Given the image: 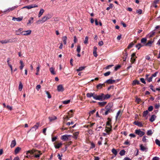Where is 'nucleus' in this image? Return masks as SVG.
<instances>
[{"label": "nucleus", "mask_w": 160, "mask_h": 160, "mask_svg": "<svg viewBox=\"0 0 160 160\" xmlns=\"http://www.w3.org/2000/svg\"><path fill=\"white\" fill-rule=\"evenodd\" d=\"M18 7L17 6H14V7H13L11 8H9L8 10H7L6 11H4V12L5 13H6V12H9L10 11H12L14 9H15L16 8H17Z\"/></svg>", "instance_id": "f8f14e48"}, {"label": "nucleus", "mask_w": 160, "mask_h": 160, "mask_svg": "<svg viewBox=\"0 0 160 160\" xmlns=\"http://www.w3.org/2000/svg\"><path fill=\"white\" fill-rule=\"evenodd\" d=\"M153 109V107L152 106H150L148 108V111L150 112L152 111Z\"/></svg>", "instance_id": "6e6d98bb"}, {"label": "nucleus", "mask_w": 160, "mask_h": 160, "mask_svg": "<svg viewBox=\"0 0 160 160\" xmlns=\"http://www.w3.org/2000/svg\"><path fill=\"white\" fill-rule=\"evenodd\" d=\"M133 45H134V43L132 42H131L128 45V49H129L130 48H131L133 46Z\"/></svg>", "instance_id": "09e8293b"}, {"label": "nucleus", "mask_w": 160, "mask_h": 160, "mask_svg": "<svg viewBox=\"0 0 160 160\" xmlns=\"http://www.w3.org/2000/svg\"><path fill=\"white\" fill-rule=\"evenodd\" d=\"M115 82V81L114 80H113L112 79H109L107 80L105 82L107 83L108 84H112L114 83Z\"/></svg>", "instance_id": "2eb2a0df"}, {"label": "nucleus", "mask_w": 160, "mask_h": 160, "mask_svg": "<svg viewBox=\"0 0 160 160\" xmlns=\"http://www.w3.org/2000/svg\"><path fill=\"white\" fill-rule=\"evenodd\" d=\"M111 73L110 72L108 71V72L104 74V75L105 76H109Z\"/></svg>", "instance_id": "864d4df0"}, {"label": "nucleus", "mask_w": 160, "mask_h": 160, "mask_svg": "<svg viewBox=\"0 0 160 160\" xmlns=\"http://www.w3.org/2000/svg\"><path fill=\"white\" fill-rule=\"evenodd\" d=\"M52 17V14H48L42 18L41 20V22L42 23L44 22L47 20L50 19Z\"/></svg>", "instance_id": "f257e3e1"}, {"label": "nucleus", "mask_w": 160, "mask_h": 160, "mask_svg": "<svg viewBox=\"0 0 160 160\" xmlns=\"http://www.w3.org/2000/svg\"><path fill=\"white\" fill-rule=\"evenodd\" d=\"M112 153L115 155V156L117 154V152L116 150L114 148H113L112 150Z\"/></svg>", "instance_id": "4c0bfd02"}, {"label": "nucleus", "mask_w": 160, "mask_h": 160, "mask_svg": "<svg viewBox=\"0 0 160 160\" xmlns=\"http://www.w3.org/2000/svg\"><path fill=\"white\" fill-rule=\"evenodd\" d=\"M38 7L37 5H36L35 4H31L27 6L24 7L23 8H27L28 9H30L32 8L37 7Z\"/></svg>", "instance_id": "0eeeda50"}, {"label": "nucleus", "mask_w": 160, "mask_h": 160, "mask_svg": "<svg viewBox=\"0 0 160 160\" xmlns=\"http://www.w3.org/2000/svg\"><path fill=\"white\" fill-rule=\"evenodd\" d=\"M136 58L137 57L131 58V61L132 62V63H133L135 62L136 60Z\"/></svg>", "instance_id": "4d7b16f0"}, {"label": "nucleus", "mask_w": 160, "mask_h": 160, "mask_svg": "<svg viewBox=\"0 0 160 160\" xmlns=\"http://www.w3.org/2000/svg\"><path fill=\"white\" fill-rule=\"evenodd\" d=\"M70 102V100H67L64 101L62 102V103L63 104H66L69 103Z\"/></svg>", "instance_id": "8fccbe9b"}, {"label": "nucleus", "mask_w": 160, "mask_h": 160, "mask_svg": "<svg viewBox=\"0 0 160 160\" xmlns=\"http://www.w3.org/2000/svg\"><path fill=\"white\" fill-rule=\"evenodd\" d=\"M49 119L50 121H52L57 119V117L55 116H51L49 118Z\"/></svg>", "instance_id": "393cba45"}, {"label": "nucleus", "mask_w": 160, "mask_h": 160, "mask_svg": "<svg viewBox=\"0 0 160 160\" xmlns=\"http://www.w3.org/2000/svg\"><path fill=\"white\" fill-rule=\"evenodd\" d=\"M39 126V123L38 122L35 125L33 126V127L32 128H35V130L36 129L38 128Z\"/></svg>", "instance_id": "473e14b6"}, {"label": "nucleus", "mask_w": 160, "mask_h": 160, "mask_svg": "<svg viewBox=\"0 0 160 160\" xmlns=\"http://www.w3.org/2000/svg\"><path fill=\"white\" fill-rule=\"evenodd\" d=\"M147 137L145 136H144L142 138V141L143 142H146L147 140L146 138Z\"/></svg>", "instance_id": "13d9d810"}, {"label": "nucleus", "mask_w": 160, "mask_h": 160, "mask_svg": "<svg viewBox=\"0 0 160 160\" xmlns=\"http://www.w3.org/2000/svg\"><path fill=\"white\" fill-rule=\"evenodd\" d=\"M70 118H69V117L68 116V115H67V116H64L63 118V119L65 120H68Z\"/></svg>", "instance_id": "603ef678"}, {"label": "nucleus", "mask_w": 160, "mask_h": 160, "mask_svg": "<svg viewBox=\"0 0 160 160\" xmlns=\"http://www.w3.org/2000/svg\"><path fill=\"white\" fill-rule=\"evenodd\" d=\"M38 151L37 150H29L27 152V154L28 155V156L31 158L32 157L34 154V153H36V152ZM39 153H40V151H38Z\"/></svg>", "instance_id": "7ed1b4c3"}, {"label": "nucleus", "mask_w": 160, "mask_h": 160, "mask_svg": "<svg viewBox=\"0 0 160 160\" xmlns=\"http://www.w3.org/2000/svg\"><path fill=\"white\" fill-rule=\"evenodd\" d=\"M85 68V67H81L79 68L77 70V71L78 72L82 71Z\"/></svg>", "instance_id": "c9c22d12"}, {"label": "nucleus", "mask_w": 160, "mask_h": 160, "mask_svg": "<svg viewBox=\"0 0 160 160\" xmlns=\"http://www.w3.org/2000/svg\"><path fill=\"white\" fill-rule=\"evenodd\" d=\"M106 103L107 102H98V104L101 106H103L106 104Z\"/></svg>", "instance_id": "c85d7f7f"}, {"label": "nucleus", "mask_w": 160, "mask_h": 160, "mask_svg": "<svg viewBox=\"0 0 160 160\" xmlns=\"http://www.w3.org/2000/svg\"><path fill=\"white\" fill-rule=\"evenodd\" d=\"M79 134L78 132H76L73 134V138L75 139H77L78 138V136Z\"/></svg>", "instance_id": "cd10ccee"}, {"label": "nucleus", "mask_w": 160, "mask_h": 160, "mask_svg": "<svg viewBox=\"0 0 160 160\" xmlns=\"http://www.w3.org/2000/svg\"><path fill=\"white\" fill-rule=\"evenodd\" d=\"M20 68L21 70H22L23 69V67H24V64L23 63L22 61L21 60L20 61Z\"/></svg>", "instance_id": "5701e85b"}, {"label": "nucleus", "mask_w": 160, "mask_h": 160, "mask_svg": "<svg viewBox=\"0 0 160 160\" xmlns=\"http://www.w3.org/2000/svg\"><path fill=\"white\" fill-rule=\"evenodd\" d=\"M106 128H107L105 130V131L107 133H108L110 131H111V129L110 128L106 127Z\"/></svg>", "instance_id": "a19ab883"}, {"label": "nucleus", "mask_w": 160, "mask_h": 160, "mask_svg": "<svg viewBox=\"0 0 160 160\" xmlns=\"http://www.w3.org/2000/svg\"><path fill=\"white\" fill-rule=\"evenodd\" d=\"M88 36L86 37L85 40L84 41V43L85 44H87L88 43Z\"/></svg>", "instance_id": "37998d69"}, {"label": "nucleus", "mask_w": 160, "mask_h": 160, "mask_svg": "<svg viewBox=\"0 0 160 160\" xmlns=\"http://www.w3.org/2000/svg\"><path fill=\"white\" fill-rule=\"evenodd\" d=\"M120 65H118L115 67V70L117 71L118 69L120 67Z\"/></svg>", "instance_id": "338daca9"}, {"label": "nucleus", "mask_w": 160, "mask_h": 160, "mask_svg": "<svg viewBox=\"0 0 160 160\" xmlns=\"http://www.w3.org/2000/svg\"><path fill=\"white\" fill-rule=\"evenodd\" d=\"M62 144L61 143H58L56 145H55V147L56 148L58 149L62 145Z\"/></svg>", "instance_id": "bb28decb"}, {"label": "nucleus", "mask_w": 160, "mask_h": 160, "mask_svg": "<svg viewBox=\"0 0 160 160\" xmlns=\"http://www.w3.org/2000/svg\"><path fill=\"white\" fill-rule=\"evenodd\" d=\"M97 48L96 46L93 47V54L94 56L95 57H97L98 55L97 54Z\"/></svg>", "instance_id": "dca6fc26"}, {"label": "nucleus", "mask_w": 160, "mask_h": 160, "mask_svg": "<svg viewBox=\"0 0 160 160\" xmlns=\"http://www.w3.org/2000/svg\"><path fill=\"white\" fill-rule=\"evenodd\" d=\"M31 32V31L29 30L26 31H22V34L23 35H28L30 34Z\"/></svg>", "instance_id": "423d86ee"}, {"label": "nucleus", "mask_w": 160, "mask_h": 160, "mask_svg": "<svg viewBox=\"0 0 160 160\" xmlns=\"http://www.w3.org/2000/svg\"><path fill=\"white\" fill-rule=\"evenodd\" d=\"M72 110H71L68 113V116L69 117V118H71L73 116L72 114Z\"/></svg>", "instance_id": "e433bc0d"}, {"label": "nucleus", "mask_w": 160, "mask_h": 160, "mask_svg": "<svg viewBox=\"0 0 160 160\" xmlns=\"http://www.w3.org/2000/svg\"><path fill=\"white\" fill-rule=\"evenodd\" d=\"M155 143L157 145L160 147V141L159 140L156 139L155 140Z\"/></svg>", "instance_id": "a18cd8bd"}, {"label": "nucleus", "mask_w": 160, "mask_h": 160, "mask_svg": "<svg viewBox=\"0 0 160 160\" xmlns=\"http://www.w3.org/2000/svg\"><path fill=\"white\" fill-rule=\"evenodd\" d=\"M46 94L47 95V97L48 98H51V96L50 94L48 92H46Z\"/></svg>", "instance_id": "052dcab7"}, {"label": "nucleus", "mask_w": 160, "mask_h": 160, "mask_svg": "<svg viewBox=\"0 0 160 160\" xmlns=\"http://www.w3.org/2000/svg\"><path fill=\"white\" fill-rule=\"evenodd\" d=\"M23 85L22 83L20 82L19 83L18 89L20 91H21Z\"/></svg>", "instance_id": "72a5a7b5"}, {"label": "nucleus", "mask_w": 160, "mask_h": 160, "mask_svg": "<svg viewBox=\"0 0 160 160\" xmlns=\"http://www.w3.org/2000/svg\"><path fill=\"white\" fill-rule=\"evenodd\" d=\"M67 37L66 36H64L62 37V40L64 44H67Z\"/></svg>", "instance_id": "7c9ffc66"}, {"label": "nucleus", "mask_w": 160, "mask_h": 160, "mask_svg": "<svg viewBox=\"0 0 160 160\" xmlns=\"http://www.w3.org/2000/svg\"><path fill=\"white\" fill-rule=\"evenodd\" d=\"M155 32L152 31L151 33L149 35V37H152L155 34Z\"/></svg>", "instance_id": "0e129e2a"}, {"label": "nucleus", "mask_w": 160, "mask_h": 160, "mask_svg": "<svg viewBox=\"0 0 160 160\" xmlns=\"http://www.w3.org/2000/svg\"><path fill=\"white\" fill-rule=\"evenodd\" d=\"M160 104L159 103L156 104L155 105V107L156 109L160 107Z\"/></svg>", "instance_id": "680f3d73"}, {"label": "nucleus", "mask_w": 160, "mask_h": 160, "mask_svg": "<svg viewBox=\"0 0 160 160\" xmlns=\"http://www.w3.org/2000/svg\"><path fill=\"white\" fill-rule=\"evenodd\" d=\"M95 93H88L86 94V96L88 98H91L93 97L94 98V96L95 95Z\"/></svg>", "instance_id": "ddd939ff"}, {"label": "nucleus", "mask_w": 160, "mask_h": 160, "mask_svg": "<svg viewBox=\"0 0 160 160\" xmlns=\"http://www.w3.org/2000/svg\"><path fill=\"white\" fill-rule=\"evenodd\" d=\"M140 149L141 150L143 151H145L147 149L146 148L143 146L142 144L140 146Z\"/></svg>", "instance_id": "b1692460"}, {"label": "nucleus", "mask_w": 160, "mask_h": 160, "mask_svg": "<svg viewBox=\"0 0 160 160\" xmlns=\"http://www.w3.org/2000/svg\"><path fill=\"white\" fill-rule=\"evenodd\" d=\"M110 97V95L108 94H107L106 95H105L104 94V96H103V100L109 98Z\"/></svg>", "instance_id": "a878e982"}, {"label": "nucleus", "mask_w": 160, "mask_h": 160, "mask_svg": "<svg viewBox=\"0 0 160 160\" xmlns=\"http://www.w3.org/2000/svg\"><path fill=\"white\" fill-rule=\"evenodd\" d=\"M50 71L51 73L53 75H54L55 74V72H54V69L52 68H50Z\"/></svg>", "instance_id": "2f4dec72"}, {"label": "nucleus", "mask_w": 160, "mask_h": 160, "mask_svg": "<svg viewBox=\"0 0 160 160\" xmlns=\"http://www.w3.org/2000/svg\"><path fill=\"white\" fill-rule=\"evenodd\" d=\"M135 133L140 137H142L145 134V132L141 131L140 129L136 130Z\"/></svg>", "instance_id": "20e7f679"}, {"label": "nucleus", "mask_w": 160, "mask_h": 160, "mask_svg": "<svg viewBox=\"0 0 160 160\" xmlns=\"http://www.w3.org/2000/svg\"><path fill=\"white\" fill-rule=\"evenodd\" d=\"M140 83L139 81L138 80H134L133 81L132 85H135L136 84H139Z\"/></svg>", "instance_id": "f704fd0d"}, {"label": "nucleus", "mask_w": 160, "mask_h": 160, "mask_svg": "<svg viewBox=\"0 0 160 160\" xmlns=\"http://www.w3.org/2000/svg\"><path fill=\"white\" fill-rule=\"evenodd\" d=\"M140 79L142 83H144V84L146 83L145 81V80L143 78H140Z\"/></svg>", "instance_id": "69168bd1"}, {"label": "nucleus", "mask_w": 160, "mask_h": 160, "mask_svg": "<svg viewBox=\"0 0 160 160\" xmlns=\"http://www.w3.org/2000/svg\"><path fill=\"white\" fill-rule=\"evenodd\" d=\"M104 94L101 93L99 95H97L95 94L94 96V99L96 100H99L101 101L103 100Z\"/></svg>", "instance_id": "f03ea898"}, {"label": "nucleus", "mask_w": 160, "mask_h": 160, "mask_svg": "<svg viewBox=\"0 0 160 160\" xmlns=\"http://www.w3.org/2000/svg\"><path fill=\"white\" fill-rule=\"evenodd\" d=\"M152 78L151 76L150 77L147 78L146 80H147L149 82H150L152 81Z\"/></svg>", "instance_id": "e2e57ef3"}, {"label": "nucleus", "mask_w": 160, "mask_h": 160, "mask_svg": "<svg viewBox=\"0 0 160 160\" xmlns=\"http://www.w3.org/2000/svg\"><path fill=\"white\" fill-rule=\"evenodd\" d=\"M153 133V132L152 130H149L147 131V134L148 136H151Z\"/></svg>", "instance_id": "58836bf2"}, {"label": "nucleus", "mask_w": 160, "mask_h": 160, "mask_svg": "<svg viewBox=\"0 0 160 160\" xmlns=\"http://www.w3.org/2000/svg\"><path fill=\"white\" fill-rule=\"evenodd\" d=\"M112 106L113 104L112 103H109L106 106L105 108L106 109H112Z\"/></svg>", "instance_id": "6e6552de"}, {"label": "nucleus", "mask_w": 160, "mask_h": 160, "mask_svg": "<svg viewBox=\"0 0 160 160\" xmlns=\"http://www.w3.org/2000/svg\"><path fill=\"white\" fill-rule=\"evenodd\" d=\"M156 116L155 115H152L149 119L150 121L152 122H153L156 118Z\"/></svg>", "instance_id": "f3484780"}, {"label": "nucleus", "mask_w": 160, "mask_h": 160, "mask_svg": "<svg viewBox=\"0 0 160 160\" xmlns=\"http://www.w3.org/2000/svg\"><path fill=\"white\" fill-rule=\"evenodd\" d=\"M16 34L18 35H19L20 34H22V32L19 31V30H17L16 31Z\"/></svg>", "instance_id": "bf43d9fd"}, {"label": "nucleus", "mask_w": 160, "mask_h": 160, "mask_svg": "<svg viewBox=\"0 0 160 160\" xmlns=\"http://www.w3.org/2000/svg\"><path fill=\"white\" fill-rule=\"evenodd\" d=\"M22 19H23L22 17H18V18L13 17L12 18V20L14 21H20L22 20Z\"/></svg>", "instance_id": "4468645a"}, {"label": "nucleus", "mask_w": 160, "mask_h": 160, "mask_svg": "<svg viewBox=\"0 0 160 160\" xmlns=\"http://www.w3.org/2000/svg\"><path fill=\"white\" fill-rule=\"evenodd\" d=\"M16 142L15 140L14 139L12 141V142L11 144V147L12 148L14 147L16 145Z\"/></svg>", "instance_id": "412c9836"}, {"label": "nucleus", "mask_w": 160, "mask_h": 160, "mask_svg": "<svg viewBox=\"0 0 160 160\" xmlns=\"http://www.w3.org/2000/svg\"><path fill=\"white\" fill-rule=\"evenodd\" d=\"M105 86L104 83H103V84L99 83L97 85L96 87L98 89H100L102 88V86Z\"/></svg>", "instance_id": "6ab92c4d"}, {"label": "nucleus", "mask_w": 160, "mask_h": 160, "mask_svg": "<svg viewBox=\"0 0 160 160\" xmlns=\"http://www.w3.org/2000/svg\"><path fill=\"white\" fill-rule=\"evenodd\" d=\"M142 11L141 9H139L137 10L136 11V12L137 13H138L139 14H142Z\"/></svg>", "instance_id": "5fc2aeb1"}, {"label": "nucleus", "mask_w": 160, "mask_h": 160, "mask_svg": "<svg viewBox=\"0 0 160 160\" xmlns=\"http://www.w3.org/2000/svg\"><path fill=\"white\" fill-rule=\"evenodd\" d=\"M21 150V148L19 147H17L15 149V150L14 152L15 154H18L19 151Z\"/></svg>", "instance_id": "aec40b11"}, {"label": "nucleus", "mask_w": 160, "mask_h": 160, "mask_svg": "<svg viewBox=\"0 0 160 160\" xmlns=\"http://www.w3.org/2000/svg\"><path fill=\"white\" fill-rule=\"evenodd\" d=\"M70 136V135H63L62 136L61 139L62 140L66 141L68 139L69 137Z\"/></svg>", "instance_id": "1a4fd4ad"}, {"label": "nucleus", "mask_w": 160, "mask_h": 160, "mask_svg": "<svg viewBox=\"0 0 160 160\" xmlns=\"http://www.w3.org/2000/svg\"><path fill=\"white\" fill-rule=\"evenodd\" d=\"M154 42V40H153V41L149 40L147 43L145 44V46L151 47Z\"/></svg>", "instance_id": "9b49d317"}, {"label": "nucleus", "mask_w": 160, "mask_h": 160, "mask_svg": "<svg viewBox=\"0 0 160 160\" xmlns=\"http://www.w3.org/2000/svg\"><path fill=\"white\" fill-rule=\"evenodd\" d=\"M125 151L124 150H121L119 153V154L121 156H123L125 154Z\"/></svg>", "instance_id": "79ce46f5"}, {"label": "nucleus", "mask_w": 160, "mask_h": 160, "mask_svg": "<svg viewBox=\"0 0 160 160\" xmlns=\"http://www.w3.org/2000/svg\"><path fill=\"white\" fill-rule=\"evenodd\" d=\"M134 124L139 127H142L143 126V125L141 122L138 121L134 122Z\"/></svg>", "instance_id": "a211bd4d"}, {"label": "nucleus", "mask_w": 160, "mask_h": 160, "mask_svg": "<svg viewBox=\"0 0 160 160\" xmlns=\"http://www.w3.org/2000/svg\"><path fill=\"white\" fill-rule=\"evenodd\" d=\"M148 110H146V111L143 112V116L144 117H146L147 115H148Z\"/></svg>", "instance_id": "ea45409f"}, {"label": "nucleus", "mask_w": 160, "mask_h": 160, "mask_svg": "<svg viewBox=\"0 0 160 160\" xmlns=\"http://www.w3.org/2000/svg\"><path fill=\"white\" fill-rule=\"evenodd\" d=\"M81 50V47L80 45H78L77 46V51L78 53H79Z\"/></svg>", "instance_id": "49530a36"}, {"label": "nucleus", "mask_w": 160, "mask_h": 160, "mask_svg": "<svg viewBox=\"0 0 160 160\" xmlns=\"http://www.w3.org/2000/svg\"><path fill=\"white\" fill-rule=\"evenodd\" d=\"M143 45H142L140 43H139L136 45V47L137 48L138 50L141 47H142Z\"/></svg>", "instance_id": "c03bdc74"}, {"label": "nucleus", "mask_w": 160, "mask_h": 160, "mask_svg": "<svg viewBox=\"0 0 160 160\" xmlns=\"http://www.w3.org/2000/svg\"><path fill=\"white\" fill-rule=\"evenodd\" d=\"M14 39L12 38V39H5L2 40L0 41V42L2 43V44L6 43L8 42H12L13 41Z\"/></svg>", "instance_id": "39448f33"}, {"label": "nucleus", "mask_w": 160, "mask_h": 160, "mask_svg": "<svg viewBox=\"0 0 160 160\" xmlns=\"http://www.w3.org/2000/svg\"><path fill=\"white\" fill-rule=\"evenodd\" d=\"M107 110L105 112V114L106 115H107L109 113L111 112H113L112 109H106Z\"/></svg>", "instance_id": "c756f323"}, {"label": "nucleus", "mask_w": 160, "mask_h": 160, "mask_svg": "<svg viewBox=\"0 0 160 160\" xmlns=\"http://www.w3.org/2000/svg\"><path fill=\"white\" fill-rule=\"evenodd\" d=\"M152 160H159V158L158 157H155L153 158Z\"/></svg>", "instance_id": "774afa93"}, {"label": "nucleus", "mask_w": 160, "mask_h": 160, "mask_svg": "<svg viewBox=\"0 0 160 160\" xmlns=\"http://www.w3.org/2000/svg\"><path fill=\"white\" fill-rule=\"evenodd\" d=\"M147 39L145 38H142L141 40V42L144 45H145V44L146 43Z\"/></svg>", "instance_id": "4be33fe9"}, {"label": "nucleus", "mask_w": 160, "mask_h": 160, "mask_svg": "<svg viewBox=\"0 0 160 160\" xmlns=\"http://www.w3.org/2000/svg\"><path fill=\"white\" fill-rule=\"evenodd\" d=\"M57 90L59 92H62L64 91V88L62 85H60L58 86Z\"/></svg>", "instance_id": "9d476101"}, {"label": "nucleus", "mask_w": 160, "mask_h": 160, "mask_svg": "<svg viewBox=\"0 0 160 160\" xmlns=\"http://www.w3.org/2000/svg\"><path fill=\"white\" fill-rule=\"evenodd\" d=\"M113 5L111 3L110 4L109 6L106 9L107 10H109L110 8H113Z\"/></svg>", "instance_id": "3c124183"}, {"label": "nucleus", "mask_w": 160, "mask_h": 160, "mask_svg": "<svg viewBox=\"0 0 160 160\" xmlns=\"http://www.w3.org/2000/svg\"><path fill=\"white\" fill-rule=\"evenodd\" d=\"M33 18L32 17H31L30 18V19L28 20V23L27 24L28 25L29 24H31V23H32V22H31L33 20Z\"/></svg>", "instance_id": "de8ad7c7"}]
</instances>
